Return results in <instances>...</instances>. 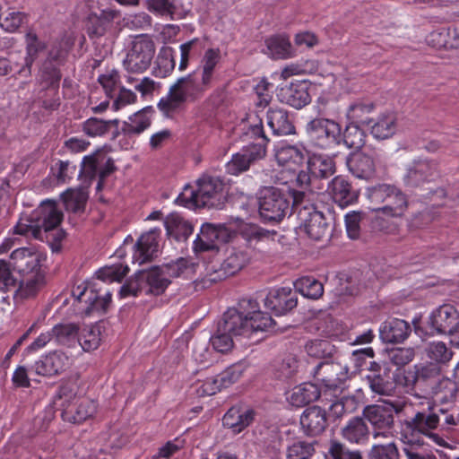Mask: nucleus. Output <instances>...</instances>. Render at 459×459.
Returning <instances> with one entry per match:
<instances>
[{
    "instance_id": "obj_4",
    "label": "nucleus",
    "mask_w": 459,
    "mask_h": 459,
    "mask_svg": "<svg viewBox=\"0 0 459 459\" xmlns=\"http://www.w3.org/2000/svg\"><path fill=\"white\" fill-rule=\"evenodd\" d=\"M196 184V189L190 186H185L178 197L179 204L185 206L222 209L227 201V192L225 184L220 178L204 175Z\"/></svg>"
},
{
    "instance_id": "obj_13",
    "label": "nucleus",
    "mask_w": 459,
    "mask_h": 459,
    "mask_svg": "<svg viewBox=\"0 0 459 459\" xmlns=\"http://www.w3.org/2000/svg\"><path fill=\"white\" fill-rule=\"evenodd\" d=\"M403 408V403L367 406L363 411V416L373 426L374 437H385L387 433H390L394 425L393 412L394 411L400 412Z\"/></svg>"
},
{
    "instance_id": "obj_51",
    "label": "nucleus",
    "mask_w": 459,
    "mask_h": 459,
    "mask_svg": "<svg viewBox=\"0 0 459 459\" xmlns=\"http://www.w3.org/2000/svg\"><path fill=\"white\" fill-rule=\"evenodd\" d=\"M366 133L359 125L350 123L342 134V142L350 149H360L366 142Z\"/></svg>"
},
{
    "instance_id": "obj_26",
    "label": "nucleus",
    "mask_w": 459,
    "mask_h": 459,
    "mask_svg": "<svg viewBox=\"0 0 459 459\" xmlns=\"http://www.w3.org/2000/svg\"><path fill=\"white\" fill-rule=\"evenodd\" d=\"M255 414L253 409L233 406L224 414L222 424L225 428L230 429L234 433L238 434L252 424Z\"/></svg>"
},
{
    "instance_id": "obj_19",
    "label": "nucleus",
    "mask_w": 459,
    "mask_h": 459,
    "mask_svg": "<svg viewBox=\"0 0 459 459\" xmlns=\"http://www.w3.org/2000/svg\"><path fill=\"white\" fill-rule=\"evenodd\" d=\"M437 164L432 160H420L412 163L403 178L408 187H418L424 182H430L438 177Z\"/></svg>"
},
{
    "instance_id": "obj_43",
    "label": "nucleus",
    "mask_w": 459,
    "mask_h": 459,
    "mask_svg": "<svg viewBox=\"0 0 459 459\" xmlns=\"http://www.w3.org/2000/svg\"><path fill=\"white\" fill-rule=\"evenodd\" d=\"M397 128L395 113L387 111L382 113L371 126V134L377 139H387L394 134Z\"/></svg>"
},
{
    "instance_id": "obj_11",
    "label": "nucleus",
    "mask_w": 459,
    "mask_h": 459,
    "mask_svg": "<svg viewBox=\"0 0 459 459\" xmlns=\"http://www.w3.org/2000/svg\"><path fill=\"white\" fill-rule=\"evenodd\" d=\"M437 410H439V405L427 402L426 408H422V410L416 411L415 415L411 420H406V427L412 433H420L429 437L436 444L445 446L446 445V440L437 434L432 432L441 422Z\"/></svg>"
},
{
    "instance_id": "obj_9",
    "label": "nucleus",
    "mask_w": 459,
    "mask_h": 459,
    "mask_svg": "<svg viewBox=\"0 0 459 459\" xmlns=\"http://www.w3.org/2000/svg\"><path fill=\"white\" fill-rule=\"evenodd\" d=\"M306 131L311 143L320 149H332L342 143V127L333 119L316 117L307 124Z\"/></svg>"
},
{
    "instance_id": "obj_61",
    "label": "nucleus",
    "mask_w": 459,
    "mask_h": 459,
    "mask_svg": "<svg viewBox=\"0 0 459 459\" xmlns=\"http://www.w3.org/2000/svg\"><path fill=\"white\" fill-rule=\"evenodd\" d=\"M427 354L437 365L445 364L453 357V352L442 342L430 343L427 349Z\"/></svg>"
},
{
    "instance_id": "obj_6",
    "label": "nucleus",
    "mask_w": 459,
    "mask_h": 459,
    "mask_svg": "<svg viewBox=\"0 0 459 459\" xmlns=\"http://www.w3.org/2000/svg\"><path fill=\"white\" fill-rule=\"evenodd\" d=\"M298 191L286 192L275 186H264L258 192V212L264 221L279 222L296 208L293 196Z\"/></svg>"
},
{
    "instance_id": "obj_48",
    "label": "nucleus",
    "mask_w": 459,
    "mask_h": 459,
    "mask_svg": "<svg viewBox=\"0 0 459 459\" xmlns=\"http://www.w3.org/2000/svg\"><path fill=\"white\" fill-rule=\"evenodd\" d=\"M23 277L17 289L22 298L34 297L45 284V275L42 272Z\"/></svg>"
},
{
    "instance_id": "obj_5",
    "label": "nucleus",
    "mask_w": 459,
    "mask_h": 459,
    "mask_svg": "<svg viewBox=\"0 0 459 459\" xmlns=\"http://www.w3.org/2000/svg\"><path fill=\"white\" fill-rule=\"evenodd\" d=\"M440 367L434 363L415 366V370L408 372L406 382H411L412 385L426 393H433L436 401L448 402L455 396V388L448 380L440 381Z\"/></svg>"
},
{
    "instance_id": "obj_54",
    "label": "nucleus",
    "mask_w": 459,
    "mask_h": 459,
    "mask_svg": "<svg viewBox=\"0 0 459 459\" xmlns=\"http://www.w3.org/2000/svg\"><path fill=\"white\" fill-rule=\"evenodd\" d=\"M269 54L276 59L288 58L290 56L291 44L288 38L278 35L266 40Z\"/></svg>"
},
{
    "instance_id": "obj_18",
    "label": "nucleus",
    "mask_w": 459,
    "mask_h": 459,
    "mask_svg": "<svg viewBox=\"0 0 459 459\" xmlns=\"http://www.w3.org/2000/svg\"><path fill=\"white\" fill-rule=\"evenodd\" d=\"M221 60L222 57L220 48H209L204 52L199 65L194 70L210 89L218 79Z\"/></svg>"
},
{
    "instance_id": "obj_29",
    "label": "nucleus",
    "mask_w": 459,
    "mask_h": 459,
    "mask_svg": "<svg viewBox=\"0 0 459 459\" xmlns=\"http://www.w3.org/2000/svg\"><path fill=\"white\" fill-rule=\"evenodd\" d=\"M116 169L114 162L108 159L105 166L99 169L98 160L94 156H85L82 160V173L90 179V181L98 178L96 190L100 192L104 186L105 179L110 176Z\"/></svg>"
},
{
    "instance_id": "obj_2",
    "label": "nucleus",
    "mask_w": 459,
    "mask_h": 459,
    "mask_svg": "<svg viewBox=\"0 0 459 459\" xmlns=\"http://www.w3.org/2000/svg\"><path fill=\"white\" fill-rule=\"evenodd\" d=\"M274 324L272 316L262 312L258 302L251 298L241 299L238 307L225 311L218 323L220 331L245 338H252L258 332L272 329Z\"/></svg>"
},
{
    "instance_id": "obj_3",
    "label": "nucleus",
    "mask_w": 459,
    "mask_h": 459,
    "mask_svg": "<svg viewBox=\"0 0 459 459\" xmlns=\"http://www.w3.org/2000/svg\"><path fill=\"white\" fill-rule=\"evenodd\" d=\"M210 87L199 77V74L192 71L185 76H181L170 85L165 97H162L157 107L167 117H172L186 102H195L202 99Z\"/></svg>"
},
{
    "instance_id": "obj_8",
    "label": "nucleus",
    "mask_w": 459,
    "mask_h": 459,
    "mask_svg": "<svg viewBox=\"0 0 459 459\" xmlns=\"http://www.w3.org/2000/svg\"><path fill=\"white\" fill-rule=\"evenodd\" d=\"M305 193L297 192L293 196V207L296 208L299 228L315 240H320L328 232V223L324 213L304 200Z\"/></svg>"
},
{
    "instance_id": "obj_40",
    "label": "nucleus",
    "mask_w": 459,
    "mask_h": 459,
    "mask_svg": "<svg viewBox=\"0 0 459 459\" xmlns=\"http://www.w3.org/2000/svg\"><path fill=\"white\" fill-rule=\"evenodd\" d=\"M376 109V104L368 100H358L352 102L346 111V117L350 123L359 125H370L372 120L369 115Z\"/></svg>"
},
{
    "instance_id": "obj_16",
    "label": "nucleus",
    "mask_w": 459,
    "mask_h": 459,
    "mask_svg": "<svg viewBox=\"0 0 459 459\" xmlns=\"http://www.w3.org/2000/svg\"><path fill=\"white\" fill-rule=\"evenodd\" d=\"M264 152L261 146H244L239 152L234 153L225 165L226 172L232 176H238L249 169L252 164L264 159Z\"/></svg>"
},
{
    "instance_id": "obj_64",
    "label": "nucleus",
    "mask_w": 459,
    "mask_h": 459,
    "mask_svg": "<svg viewBox=\"0 0 459 459\" xmlns=\"http://www.w3.org/2000/svg\"><path fill=\"white\" fill-rule=\"evenodd\" d=\"M28 22V15L20 11H13L6 14V16L0 22L1 28L6 32H15L22 27V24Z\"/></svg>"
},
{
    "instance_id": "obj_56",
    "label": "nucleus",
    "mask_w": 459,
    "mask_h": 459,
    "mask_svg": "<svg viewBox=\"0 0 459 459\" xmlns=\"http://www.w3.org/2000/svg\"><path fill=\"white\" fill-rule=\"evenodd\" d=\"M315 452L314 442L298 440L288 446L287 459H310Z\"/></svg>"
},
{
    "instance_id": "obj_10",
    "label": "nucleus",
    "mask_w": 459,
    "mask_h": 459,
    "mask_svg": "<svg viewBox=\"0 0 459 459\" xmlns=\"http://www.w3.org/2000/svg\"><path fill=\"white\" fill-rule=\"evenodd\" d=\"M102 287L97 283L79 285L73 290V296L81 306L79 308L85 316L94 312L105 313L111 302L112 294L108 290L103 293Z\"/></svg>"
},
{
    "instance_id": "obj_28",
    "label": "nucleus",
    "mask_w": 459,
    "mask_h": 459,
    "mask_svg": "<svg viewBox=\"0 0 459 459\" xmlns=\"http://www.w3.org/2000/svg\"><path fill=\"white\" fill-rule=\"evenodd\" d=\"M98 405L95 401L86 397L77 398L74 405H66L63 411V418L73 423H82L92 417L97 411Z\"/></svg>"
},
{
    "instance_id": "obj_17",
    "label": "nucleus",
    "mask_w": 459,
    "mask_h": 459,
    "mask_svg": "<svg viewBox=\"0 0 459 459\" xmlns=\"http://www.w3.org/2000/svg\"><path fill=\"white\" fill-rule=\"evenodd\" d=\"M25 56L23 65L17 70L16 74L29 77L31 75V69L34 63L47 48L48 43L39 39L33 29H30L24 35Z\"/></svg>"
},
{
    "instance_id": "obj_63",
    "label": "nucleus",
    "mask_w": 459,
    "mask_h": 459,
    "mask_svg": "<svg viewBox=\"0 0 459 459\" xmlns=\"http://www.w3.org/2000/svg\"><path fill=\"white\" fill-rule=\"evenodd\" d=\"M147 7L157 15L173 18L177 10V0H149Z\"/></svg>"
},
{
    "instance_id": "obj_60",
    "label": "nucleus",
    "mask_w": 459,
    "mask_h": 459,
    "mask_svg": "<svg viewBox=\"0 0 459 459\" xmlns=\"http://www.w3.org/2000/svg\"><path fill=\"white\" fill-rule=\"evenodd\" d=\"M63 199L67 211L79 212L84 210L87 197L82 191L68 190L64 193Z\"/></svg>"
},
{
    "instance_id": "obj_14",
    "label": "nucleus",
    "mask_w": 459,
    "mask_h": 459,
    "mask_svg": "<svg viewBox=\"0 0 459 459\" xmlns=\"http://www.w3.org/2000/svg\"><path fill=\"white\" fill-rule=\"evenodd\" d=\"M458 324L459 311L450 304H444L435 309L428 321L431 334H449Z\"/></svg>"
},
{
    "instance_id": "obj_38",
    "label": "nucleus",
    "mask_w": 459,
    "mask_h": 459,
    "mask_svg": "<svg viewBox=\"0 0 459 459\" xmlns=\"http://www.w3.org/2000/svg\"><path fill=\"white\" fill-rule=\"evenodd\" d=\"M167 234L177 241H185L193 233V226L179 213L171 212L164 220Z\"/></svg>"
},
{
    "instance_id": "obj_25",
    "label": "nucleus",
    "mask_w": 459,
    "mask_h": 459,
    "mask_svg": "<svg viewBox=\"0 0 459 459\" xmlns=\"http://www.w3.org/2000/svg\"><path fill=\"white\" fill-rule=\"evenodd\" d=\"M340 372L341 366L339 364L325 360L316 366L313 374L316 380L321 383L326 390L335 392L342 385Z\"/></svg>"
},
{
    "instance_id": "obj_31",
    "label": "nucleus",
    "mask_w": 459,
    "mask_h": 459,
    "mask_svg": "<svg viewBox=\"0 0 459 459\" xmlns=\"http://www.w3.org/2000/svg\"><path fill=\"white\" fill-rule=\"evenodd\" d=\"M411 332L408 322L399 318H389L385 321L379 330L380 337L385 342H402Z\"/></svg>"
},
{
    "instance_id": "obj_53",
    "label": "nucleus",
    "mask_w": 459,
    "mask_h": 459,
    "mask_svg": "<svg viewBox=\"0 0 459 459\" xmlns=\"http://www.w3.org/2000/svg\"><path fill=\"white\" fill-rule=\"evenodd\" d=\"M128 272L129 268L127 265L115 264L100 268L96 272V276L102 283L121 282Z\"/></svg>"
},
{
    "instance_id": "obj_15",
    "label": "nucleus",
    "mask_w": 459,
    "mask_h": 459,
    "mask_svg": "<svg viewBox=\"0 0 459 459\" xmlns=\"http://www.w3.org/2000/svg\"><path fill=\"white\" fill-rule=\"evenodd\" d=\"M298 296L290 287L271 290L264 299V307L275 316H281L297 307Z\"/></svg>"
},
{
    "instance_id": "obj_21",
    "label": "nucleus",
    "mask_w": 459,
    "mask_h": 459,
    "mask_svg": "<svg viewBox=\"0 0 459 459\" xmlns=\"http://www.w3.org/2000/svg\"><path fill=\"white\" fill-rule=\"evenodd\" d=\"M300 425L307 436L322 434L328 425L325 410L316 405L307 407L300 416Z\"/></svg>"
},
{
    "instance_id": "obj_42",
    "label": "nucleus",
    "mask_w": 459,
    "mask_h": 459,
    "mask_svg": "<svg viewBox=\"0 0 459 459\" xmlns=\"http://www.w3.org/2000/svg\"><path fill=\"white\" fill-rule=\"evenodd\" d=\"M53 339L57 344L74 347L78 341L80 327L74 323H61L51 329Z\"/></svg>"
},
{
    "instance_id": "obj_59",
    "label": "nucleus",
    "mask_w": 459,
    "mask_h": 459,
    "mask_svg": "<svg viewBox=\"0 0 459 459\" xmlns=\"http://www.w3.org/2000/svg\"><path fill=\"white\" fill-rule=\"evenodd\" d=\"M159 267L162 270L163 274L170 280V278L184 275L190 269V261L187 258L179 257Z\"/></svg>"
},
{
    "instance_id": "obj_36",
    "label": "nucleus",
    "mask_w": 459,
    "mask_h": 459,
    "mask_svg": "<svg viewBox=\"0 0 459 459\" xmlns=\"http://www.w3.org/2000/svg\"><path fill=\"white\" fill-rule=\"evenodd\" d=\"M152 108H144L142 110L129 117L128 121H125L121 127V133L127 137L139 135L152 125Z\"/></svg>"
},
{
    "instance_id": "obj_49",
    "label": "nucleus",
    "mask_w": 459,
    "mask_h": 459,
    "mask_svg": "<svg viewBox=\"0 0 459 459\" xmlns=\"http://www.w3.org/2000/svg\"><path fill=\"white\" fill-rule=\"evenodd\" d=\"M309 172L316 177L327 178L335 172V166L333 160L329 157L313 156L309 159L307 163Z\"/></svg>"
},
{
    "instance_id": "obj_37",
    "label": "nucleus",
    "mask_w": 459,
    "mask_h": 459,
    "mask_svg": "<svg viewBox=\"0 0 459 459\" xmlns=\"http://www.w3.org/2000/svg\"><path fill=\"white\" fill-rule=\"evenodd\" d=\"M332 195L334 202L341 207L355 204L359 191L353 189L351 183L343 178L336 177L332 181Z\"/></svg>"
},
{
    "instance_id": "obj_24",
    "label": "nucleus",
    "mask_w": 459,
    "mask_h": 459,
    "mask_svg": "<svg viewBox=\"0 0 459 459\" xmlns=\"http://www.w3.org/2000/svg\"><path fill=\"white\" fill-rule=\"evenodd\" d=\"M69 357L62 351L49 352L35 362V372L43 377H52L65 370L69 366Z\"/></svg>"
},
{
    "instance_id": "obj_44",
    "label": "nucleus",
    "mask_w": 459,
    "mask_h": 459,
    "mask_svg": "<svg viewBox=\"0 0 459 459\" xmlns=\"http://www.w3.org/2000/svg\"><path fill=\"white\" fill-rule=\"evenodd\" d=\"M219 238V232L215 226L204 224L201 228L200 233L194 241L193 249L195 253L212 251L218 249L216 240Z\"/></svg>"
},
{
    "instance_id": "obj_27",
    "label": "nucleus",
    "mask_w": 459,
    "mask_h": 459,
    "mask_svg": "<svg viewBox=\"0 0 459 459\" xmlns=\"http://www.w3.org/2000/svg\"><path fill=\"white\" fill-rule=\"evenodd\" d=\"M347 166L356 178L369 179L376 172L374 153H366L363 152L352 153L347 159Z\"/></svg>"
},
{
    "instance_id": "obj_12",
    "label": "nucleus",
    "mask_w": 459,
    "mask_h": 459,
    "mask_svg": "<svg viewBox=\"0 0 459 459\" xmlns=\"http://www.w3.org/2000/svg\"><path fill=\"white\" fill-rule=\"evenodd\" d=\"M154 54L153 40L147 35L136 36L124 60L125 69L130 73H143L150 66Z\"/></svg>"
},
{
    "instance_id": "obj_23",
    "label": "nucleus",
    "mask_w": 459,
    "mask_h": 459,
    "mask_svg": "<svg viewBox=\"0 0 459 459\" xmlns=\"http://www.w3.org/2000/svg\"><path fill=\"white\" fill-rule=\"evenodd\" d=\"M63 212L50 201L44 202L32 212V220L36 221L39 235L42 230L48 232L57 228L63 221Z\"/></svg>"
},
{
    "instance_id": "obj_20",
    "label": "nucleus",
    "mask_w": 459,
    "mask_h": 459,
    "mask_svg": "<svg viewBox=\"0 0 459 459\" xmlns=\"http://www.w3.org/2000/svg\"><path fill=\"white\" fill-rule=\"evenodd\" d=\"M310 88L308 81L292 82L280 90L279 98L281 102L299 109L311 102Z\"/></svg>"
},
{
    "instance_id": "obj_57",
    "label": "nucleus",
    "mask_w": 459,
    "mask_h": 459,
    "mask_svg": "<svg viewBox=\"0 0 459 459\" xmlns=\"http://www.w3.org/2000/svg\"><path fill=\"white\" fill-rule=\"evenodd\" d=\"M326 459H362L359 451H351L338 440H331Z\"/></svg>"
},
{
    "instance_id": "obj_22",
    "label": "nucleus",
    "mask_w": 459,
    "mask_h": 459,
    "mask_svg": "<svg viewBox=\"0 0 459 459\" xmlns=\"http://www.w3.org/2000/svg\"><path fill=\"white\" fill-rule=\"evenodd\" d=\"M11 264L14 271L26 276L41 272L39 254L27 247L17 248L10 255Z\"/></svg>"
},
{
    "instance_id": "obj_34",
    "label": "nucleus",
    "mask_w": 459,
    "mask_h": 459,
    "mask_svg": "<svg viewBox=\"0 0 459 459\" xmlns=\"http://www.w3.org/2000/svg\"><path fill=\"white\" fill-rule=\"evenodd\" d=\"M114 13L102 11L100 14L90 13L85 21V30L90 39H99L112 27Z\"/></svg>"
},
{
    "instance_id": "obj_46",
    "label": "nucleus",
    "mask_w": 459,
    "mask_h": 459,
    "mask_svg": "<svg viewBox=\"0 0 459 459\" xmlns=\"http://www.w3.org/2000/svg\"><path fill=\"white\" fill-rule=\"evenodd\" d=\"M62 73L58 65L43 61L37 82L41 88L60 87Z\"/></svg>"
},
{
    "instance_id": "obj_47",
    "label": "nucleus",
    "mask_w": 459,
    "mask_h": 459,
    "mask_svg": "<svg viewBox=\"0 0 459 459\" xmlns=\"http://www.w3.org/2000/svg\"><path fill=\"white\" fill-rule=\"evenodd\" d=\"M175 51L172 48H164L159 53L156 59V65L152 70V74L156 77L166 78L169 76L175 69Z\"/></svg>"
},
{
    "instance_id": "obj_33",
    "label": "nucleus",
    "mask_w": 459,
    "mask_h": 459,
    "mask_svg": "<svg viewBox=\"0 0 459 459\" xmlns=\"http://www.w3.org/2000/svg\"><path fill=\"white\" fill-rule=\"evenodd\" d=\"M160 230H150L143 234L134 244L135 252L134 257L143 264L152 259L158 252Z\"/></svg>"
},
{
    "instance_id": "obj_41",
    "label": "nucleus",
    "mask_w": 459,
    "mask_h": 459,
    "mask_svg": "<svg viewBox=\"0 0 459 459\" xmlns=\"http://www.w3.org/2000/svg\"><path fill=\"white\" fill-rule=\"evenodd\" d=\"M320 397L318 386L312 383H303L295 386L288 396L289 403L295 407H303Z\"/></svg>"
},
{
    "instance_id": "obj_7",
    "label": "nucleus",
    "mask_w": 459,
    "mask_h": 459,
    "mask_svg": "<svg viewBox=\"0 0 459 459\" xmlns=\"http://www.w3.org/2000/svg\"><path fill=\"white\" fill-rule=\"evenodd\" d=\"M170 283L171 281L163 274L162 270L159 266H153L148 270L138 271L128 279L120 288L119 297H136L141 293L160 296Z\"/></svg>"
},
{
    "instance_id": "obj_52",
    "label": "nucleus",
    "mask_w": 459,
    "mask_h": 459,
    "mask_svg": "<svg viewBox=\"0 0 459 459\" xmlns=\"http://www.w3.org/2000/svg\"><path fill=\"white\" fill-rule=\"evenodd\" d=\"M99 83L102 86L106 96L114 99L121 87V77L116 69L107 70L98 77Z\"/></svg>"
},
{
    "instance_id": "obj_35",
    "label": "nucleus",
    "mask_w": 459,
    "mask_h": 459,
    "mask_svg": "<svg viewBox=\"0 0 459 459\" xmlns=\"http://www.w3.org/2000/svg\"><path fill=\"white\" fill-rule=\"evenodd\" d=\"M266 117L267 124L274 134L287 135L295 132V126L286 109L270 108Z\"/></svg>"
},
{
    "instance_id": "obj_50",
    "label": "nucleus",
    "mask_w": 459,
    "mask_h": 459,
    "mask_svg": "<svg viewBox=\"0 0 459 459\" xmlns=\"http://www.w3.org/2000/svg\"><path fill=\"white\" fill-rule=\"evenodd\" d=\"M295 287L304 296L311 299H318L324 294L321 281L312 276H304L295 282Z\"/></svg>"
},
{
    "instance_id": "obj_39",
    "label": "nucleus",
    "mask_w": 459,
    "mask_h": 459,
    "mask_svg": "<svg viewBox=\"0 0 459 459\" xmlns=\"http://www.w3.org/2000/svg\"><path fill=\"white\" fill-rule=\"evenodd\" d=\"M74 43L75 39L73 35L64 34L52 44L44 61H49L58 66L64 65Z\"/></svg>"
},
{
    "instance_id": "obj_1",
    "label": "nucleus",
    "mask_w": 459,
    "mask_h": 459,
    "mask_svg": "<svg viewBox=\"0 0 459 459\" xmlns=\"http://www.w3.org/2000/svg\"><path fill=\"white\" fill-rule=\"evenodd\" d=\"M368 199L381 205L372 209L376 212L374 227L397 243L407 242L410 230L390 220L403 219L409 207L407 195L396 186L384 183L368 189Z\"/></svg>"
},
{
    "instance_id": "obj_62",
    "label": "nucleus",
    "mask_w": 459,
    "mask_h": 459,
    "mask_svg": "<svg viewBox=\"0 0 459 459\" xmlns=\"http://www.w3.org/2000/svg\"><path fill=\"white\" fill-rule=\"evenodd\" d=\"M246 262L247 256L243 252H232L221 263V270L226 275H234L244 267Z\"/></svg>"
},
{
    "instance_id": "obj_55",
    "label": "nucleus",
    "mask_w": 459,
    "mask_h": 459,
    "mask_svg": "<svg viewBox=\"0 0 459 459\" xmlns=\"http://www.w3.org/2000/svg\"><path fill=\"white\" fill-rule=\"evenodd\" d=\"M77 342L84 351L96 350L100 344V330L98 326L83 328L78 334Z\"/></svg>"
},
{
    "instance_id": "obj_58",
    "label": "nucleus",
    "mask_w": 459,
    "mask_h": 459,
    "mask_svg": "<svg viewBox=\"0 0 459 459\" xmlns=\"http://www.w3.org/2000/svg\"><path fill=\"white\" fill-rule=\"evenodd\" d=\"M39 99L44 109L57 110L61 105L59 87L41 88Z\"/></svg>"
},
{
    "instance_id": "obj_30",
    "label": "nucleus",
    "mask_w": 459,
    "mask_h": 459,
    "mask_svg": "<svg viewBox=\"0 0 459 459\" xmlns=\"http://www.w3.org/2000/svg\"><path fill=\"white\" fill-rule=\"evenodd\" d=\"M275 159L279 165L296 172L304 162V149L298 145L282 143L276 149Z\"/></svg>"
},
{
    "instance_id": "obj_45",
    "label": "nucleus",
    "mask_w": 459,
    "mask_h": 459,
    "mask_svg": "<svg viewBox=\"0 0 459 459\" xmlns=\"http://www.w3.org/2000/svg\"><path fill=\"white\" fill-rule=\"evenodd\" d=\"M119 120H103L95 117H91L82 124V132L89 137H102L106 135L111 127L117 128Z\"/></svg>"
},
{
    "instance_id": "obj_32",
    "label": "nucleus",
    "mask_w": 459,
    "mask_h": 459,
    "mask_svg": "<svg viewBox=\"0 0 459 459\" xmlns=\"http://www.w3.org/2000/svg\"><path fill=\"white\" fill-rule=\"evenodd\" d=\"M341 435L351 444L365 445L369 439L370 431L363 418L353 417L342 429Z\"/></svg>"
}]
</instances>
